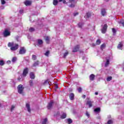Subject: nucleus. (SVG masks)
I'll return each mask as SVG.
<instances>
[{"label":"nucleus","instance_id":"nucleus-1","mask_svg":"<svg viewBox=\"0 0 124 124\" xmlns=\"http://www.w3.org/2000/svg\"><path fill=\"white\" fill-rule=\"evenodd\" d=\"M8 47H11V50L12 51H15L18 49V44H14V43H9L8 44Z\"/></svg>","mask_w":124,"mask_h":124},{"label":"nucleus","instance_id":"nucleus-2","mask_svg":"<svg viewBox=\"0 0 124 124\" xmlns=\"http://www.w3.org/2000/svg\"><path fill=\"white\" fill-rule=\"evenodd\" d=\"M77 2V1H76V0H69V4L68 3H67V4L69 5V7L73 8L74 7H75Z\"/></svg>","mask_w":124,"mask_h":124},{"label":"nucleus","instance_id":"nucleus-3","mask_svg":"<svg viewBox=\"0 0 124 124\" xmlns=\"http://www.w3.org/2000/svg\"><path fill=\"white\" fill-rule=\"evenodd\" d=\"M24 86H23L22 84H20L17 87L18 93H19L20 94L24 95Z\"/></svg>","mask_w":124,"mask_h":124},{"label":"nucleus","instance_id":"nucleus-4","mask_svg":"<svg viewBox=\"0 0 124 124\" xmlns=\"http://www.w3.org/2000/svg\"><path fill=\"white\" fill-rule=\"evenodd\" d=\"M111 59V57L110 56H108L106 58V60L105 61V66L106 67L107 66H108V65H109V64H110V59Z\"/></svg>","mask_w":124,"mask_h":124},{"label":"nucleus","instance_id":"nucleus-5","mask_svg":"<svg viewBox=\"0 0 124 124\" xmlns=\"http://www.w3.org/2000/svg\"><path fill=\"white\" fill-rule=\"evenodd\" d=\"M93 104V101L92 100H90L89 98L87 99L86 105H88L89 108H91V107H92Z\"/></svg>","mask_w":124,"mask_h":124},{"label":"nucleus","instance_id":"nucleus-6","mask_svg":"<svg viewBox=\"0 0 124 124\" xmlns=\"http://www.w3.org/2000/svg\"><path fill=\"white\" fill-rule=\"evenodd\" d=\"M3 35L4 37H6V36H9V35H10V32H9L8 30L5 29L3 32Z\"/></svg>","mask_w":124,"mask_h":124},{"label":"nucleus","instance_id":"nucleus-7","mask_svg":"<svg viewBox=\"0 0 124 124\" xmlns=\"http://www.w3.org/2000/svg\"><path fill=\"white\" fill-rule=\"evenodd\" d=\"M31 1L29 0H26L24 2V4L26 6H30V5H31Z\"/></svg>","mask_w":124,"mask_h":124},{"label":"nucleus","instance_id":"nucleus-8","mask_svg":"<svg viewBox=\"0 0 124 124\" xmlns=\"http://www.w3.org/2000/svg\"><path fill=\"white\" fill-rule=\"evenodd\" d=\"M28 73H29V68H26L23 70L22 75L23 76L26 77L27 76V74H28Z\"/></svg>","mask_w":124,"mask_h":124},{"label":"nucleus","instance_id":"nucleus-9","mask_svg":"<svg viewBox=\"0 0 124 124\" xmlns=\"http://www.w3.org/2000/svg\"><path fill=\"white\" fill-rule=\"evenodd\" d=\"M25 53H26V49H25V48H24V47L20 48L19 51V53L20 55H23V54H25Z\"/></svg>","mask_w":124,"mask_h":124},{"label":"nucleus","instance_id":"nucleus-10","mask_svg":"<svg viewBox=\"0 0 124 124\" xmlns=\"http://www.w3.org/2000/svg\"><path fill=\"white\" fill-rule=\"evenodd\" d=\"M123 46H124L123 42H120L117 46V48L119 50H123Z\"/></svg>","mask_w":124,"mask_h":124},{"label":"nucleus","instance_id":"nucleus-11","mask_svg":"<svg viewBox=\"0 0 124 124\" xmlns=\"http://www.w3.org/2000/svg\"><path fill=\"white\" fill-rule=\"evenodd\" d=\"M107 30V25L105 24L103 29H102V33H105V32H106Z\"/></svg>","mask_w":124,"mask_h":124},{"label":"nucleus","instance_id":"nucleus-12","mask_svg":"<svg viewBox=\"0 0 124 124\" xmlns=\"http://www.w3.org/2000/svg\"><path fill=\"white\" fill-rule=\"evenodd\" d=\"M91 16H92V13L90 12H88L86 13V15L84 16V18H85L86 19H89V18H90Z\"/></svg>","mask_w":124,"mask_h":124},{"label":"nucleus","instance_id":"nucleus-13","mask_svg":"<svg viewBox=\"0 0 124 124\" xmlns=\"http://www.w3.org/2000/svg\"><path fill=\"white\" fill-rule=\"evenodd\" d=\"M94 78H95V76L93 74H91L90 75L89 77V79L90 81H94Z\"/></svg>","mask_w":124,"mask_h":124},{"label":"nucleus","instance_id":"nucleus-14","mask_svg":"<svg viewBox=\"0 0 124 124\" xmlns=\"http://www.w3.org/2000/svg\"><path fill=\"white\" fill-rule=\"evenodd\" d=\"M53 103H54V101H51L50 103H48L47 105V108L51 109L52 108V106H53Z\"/></svg>","mask_w":124,"mask_h":124},{"label":"nucleus","instance_id":"nucleus-15","mask_svg":"<svg viewBox=\"0 0 124 124\" xmlns=\"http://www.w3.org/2000/svg\"><path fill=\"white\" fill-rule=\"evenodd\" d=\"M37 44L38 46H40V45H42L43 44V41L41 39H38L37 40Z\"/></svg>","mask_w":124,"mask_h":124},{"label":"nucleus","instance_id":"nucleus-16","mask_svg":"<svg viewBox=\"0 0 124 124\" xmlns=\"http://www.w3.org/2000/svg\"><path fill=\"white\" fill-rule=\"evenodd\" d=\"M101 14L102 16H105L106 15V10L105 9H102L101 10Z\"/></svg>","mask_w":124,"mask_h":124},{"label":"nucleus","instance_id":"nucleus-17","mask_svg":"<svg viewBox=\"0 0 124 124\" xmlns=\"http://www.w3.org/2000/svg\"><path fill=\"white\" fill-rule=\"evenodd\" d=\"M26 108L29 113H31V108L30 107V104H26Z\"/></svg>","mask_w":124,"mask_h":124},{"label":"nucleus","instance_id":"nucleus-18","mask_svg":"<svg viewBox=\"0 0 124 124\" xmlns=\"http://www.w3.org/2000/svg\"><path fill=\"white\" fill-rule=\"evenodd\" d=\"M78 50H79V46H75L73 50V52H77V51H78Z\"/></svg>","mask_w":124,"mask_h":124},{"label":"nucleus","instance_id":"nucleus-19","mask_svg":"<svg viewBox=\"0 0 124 124\" xmlns=\"http://www.w3.org/2000/svg\"><path fill=\"white\" fill-rule=\"evenodd\" d=\"M69 97L71 100H73V99H74V94L73 93H71L69 95Z\"/></svg>","mask_w":124,"mask_h":124},{"label":"nucleus","instance_id":"nucleus-20","mask_svg":"<svg viewBox=\"0 0 124 124\" xmlns=\"http://www.w3.org/2000/svg\"><path fill=\"white\" fill-rule=\"evenodd\" d=\"M94 112H95V113H99V112H100V108H95L94 109Z\"/></svg>","mask_w":124,"mask_h":124},{"label":"nucleus","instance_id":"nucleus-21","mask_svg":"<svg viewBox=\"0 0 124 124\" xmlns=\"http://www.w3.org/2000/svg\"><path fill=\"white\" fill-rule=\"evenodd\" d=\"M30 78L31 79H34V78H35V77L34 76V74H33V73H30Z\"/></svg>","mask_w":124,"mask_h":124},{"label":"nucleus","instance_id":"nucleus-22","mask_svg":"<svg viewBox=\"0 0 124 124\" xmlns=\"http://www.w3.org/2000/svg\"><path fill=\"white\" fill-rule=\"evenodd\" d=\"M119 24H120V25H122V26L123 27H124V19H122L121 20L119 21L118 22Z\"/></svg>","mask_w":124,"mask_h":124},{"label":"nucleus","instance_id":"nucleus-23","mask_svg":"<svg viewBox=\"0 0 124 124\" xmlns=\"http://www.w3.org/2000/svg\"><path fill=\"white\" fill-rule=\"evenodd\" d=\"M45 40H46V43H49V42L50 41V37H49L48 36L46 37Z\"/></svg>","mask_w":124,"mask_h":124},{"label":"nucleus","instance_id":"nucleus-24","mask_svg":"<svg viewBox=\"0 0 124 124\" xmlns=\"http://www.w3.org/2000/svg\"><path fill=\"white\" fill-rule=\"evenodd\" d=\"M59 2V1L58 0H53V3L54 5H57Z\"/></svg>","mask_w":124,"mask_h":124},{"label":"nucleus","instance_id":"nucleus-25","mask_svg":"<svg viewBox=\"0 0 124 124\" xmlns=\"http://www.w3.org/2000/svg\"><path fill=\"white\" fill-rule=\"evenodd\" d=\"M50 51L49 50L46 51L45 53V55H46V57H48Z\"/></svg>","mask_w":124,"mask_h":124},{"label":"nucleus","instance_id":"nucleus-26","mask_svg":"<svg viewBox=\"0 0 124 124\" xmlns=\"http://www.w3.org/2000/svg\"><path fill=\"white\" fill-rule=\"evenodd\" d=\"M100 43H101V41H100V40L99 39L97 40L96 42V45H99Z\"/></svg>","mask_w":124,"mask_h":124},{"label":"nucleus","instance_id":"nucleus-27","mask_svg":"<svg viewBox=\"0 0 124 124\" xmlns=\"http://www.w3.org/2000/svg\"><path fill=\"white\" fill-rule=\"evenodd\" d=\"M47 121H48V119H47V118H46L45 119H44L42 124H47Z\"/></svg>","mask_w":124,"mask_h":124},{"label":"nucleus","instance_id":"nucleus-28","mask_svg":"<svg viewBox=\"0 0 124 124\" xmlns=\"http://www.w3.org/2000/svg\"><path fill=\"white\" fill-rule=\"evenodd\" d=\"M111 80H112V77H108L107 78V81H108V82H110Z\"/></svg>","mask_w":124,"mask_h":124},{"label":"nucleus","instance_id":"nucleus-29","mask_svg":"<svg viewBox=\"0 0 124 124\" xmlns=\"http://www.w3.org/2000/svg\"><path fill=\"white\" fill-rule=\"evenodd\" d=\"M65 118H66V114L63 113V114L62 115L61 118H62V119H65Z\"/></svg>","mask_w":124,"mask_h":124},{"label":"nucleus","instance_id":"nucleus-30","mask_svg":"<svg viewBox=\"0 0 124 124\" xmlns=\"http://www.w3.org/2000/svg\"><path fill=\"white\" fill-rule=\"evenodd\" d=\"M44 85H47V86H50V84L49 83V81L48 80H46L44 83Z\"/></svg>","mask_w":124,"mask_h":124},{"label":"nucleus","instance_id":"nucleus-31","mask_svg":"<svg viewBox=\"0 0 124 124\" xmlns=\"http://www.w3.org/2000/svg\"><path fill=\"white\" fill-rule=\"evenodd\" d=\"M16 61H17V58L16 57H13L12 60V62H16Z\"/></svg>","mask_w":124,"mask_h":124},{"label":"nucleus","instance_id":"nucleus-32","mask_svg":"<svg viewBox=\"0 0 124 124\" xmlns=\"http://www.w3.org/2000/svg\"><path fill=\"white\" fill-rule=\"evenodd\" d=\"M67 122H68V124H70L72 123V120L70 119H67Z\"/></svg>","mask_w":124,"mask_h":124},{"label":"nucleus","instance_id":"nucleus-33","mask_svg":"<svg viewBox=\"0 0 124 124\" xmlns=\"http://www.w3.org/2000/svg\"><path fill=\"white\" fill-rule=\"evenodd\" d=\"M68 55V52L67 51V50H66L64 53L63 57L65 58V57H66V56H67Z\"/></svg>","mask_w":124,"mask_h":124},{"label":"nucleus","instance_id":"nucleus-34","mask_svg":"<svg viewBox=\"0 0 124 124\" xmlns=\"http://www.w3.org/2000/svg\"><path fill=\"white\" fill-rule=\"evenodd\" d=\"M15 109V106L13 105L12 106L11 108V112H12V111H14V110Z\"/></svg>","mask_w":124,"mask_h":124},{"label":"nucleus","instance_id":"nucleus-35","mask_svg":"<svg viewBox=\"0 0 124 124\" xmlns=\"http://www.w3.org/2000/svg\"><path fill=\"white\" fill-rule=\"evenodd\" d=\"M29 83H30V85L31 87H32V86H33V82L32 80H30L29 81Z\"/></svg>","mask_w":124,"mask_h":124},{"label":"nucleus","instance_id":"nucleus-36","mask_svg":"<svg viewBox=\"0 0 124 124\" xmlns=\"http://www.w3.org/2000/svg\"><path fill=\"white\" fill-rule=\"evenodd\" d=\"M113 124V120H109L108 121V124Z\"/></svg>","mask_w":124,"mask_h":124},{"label":"nucleus","instance_id":"nucleus-37","mask_svg":"<svg viewBox=\"0 0 124 124\" xmlns=\"http://www.w3.org/2000/svg\"><path fill=\"white\" fill-rule=\"evenodd\" d=\"M105 48V44H103L101 46V49L102 50L103 49H104Z\"/></svg>","mask_w":124,"mask_h":124},{"label":"nucleus","instance_id":"nucleus-38","mask_svg":"<svg viewBox=\"0 0 124 124\" xmlns=\"http://www.w3.org/2000/svg\"><path fill=\"white\" fill-rule=\"evenodd\" d=\"M29 31H31V32H32V31H34V28H31L29 29Z\"/></svg>","mask_w":124,"mask_h":124},{"label":"nucleus","instance_id":"nucleus-39","mask_svg":"<svg viewBox=\"0 0 124 124\" xmlns=\"http://www.w3.org/2000/svg\"><path fill=\"white\" fill-rule=\"evenodd\" d=\"M6 3V2H5V0H1V4H2V5L5 4Z\"/></svg>","mask_w":124,"mask_h":124},{"label":"nucleus","instance_id":"nucleus-40","mask_svg":"<svg viewBox=\"0 0 124 124\" xmlns=\"http://www.w3.org/2000/svg\"><path fill=\"white\" fill-rule=\"evenodd\" d=\"M3 64H4V62H3V61H0V65H3Z\"/></svg>","mask_w":124,"mask_h":124},{"label":"nucleus","instance_id":"nucleus-41","mask_svg":"<svg viewBox=\"0 0 124 124\" xmlns=\"http://www.w3.org/2000/svg\"><path fill=\"white\" fill-rule=\"evenodd\" d=\"M39 63V62H35L34 64H33V66H37V65H38V64Z\"/></svg>","mask_w":124,"mask_h":124},{"label":"nucleus","instance_id":"nucleus-42","mask_svg":"<svg viewBox=\"0 0 124 124\" xmlns=\"http://www.w3.org/2000/svg\"><path fill=\"white\" fill-rule=\"evenodd\" d=\"M78 26L79 28H82V27L83 26V23H79L78 24Z\"/></svg>","mask_w":124,"mask_h":124},{"label":"nucleus","instance_id":"nucleus-43","mask_svg":"<svg viewBox=\"0 0 124 124\" xmlns=\"http://www.w3.org/2000/svg\"><path fill=\"white\" fill-rule=\"evenodd\" d=\"M112 31L113 33V34H116V30H115V29L112 28Z\"/></svg>","mask_w":124,"mask_h":124},{"label":"nucleus","instance_id":"nucleus-44","mask_svg":"<svg viewBox=\"0 0 124 124\" xmlns=\"http://www.w3.org/2000/svg\"><path fill=\"white\" fill-rule=\"evenodd\" d=\"M78 91L79 93H81L82 92V88L81 87H79L78 89Z\"/></svg>","mask_w":124,"mask_h":124},{"label":"nucleus","instance_id":"nucleus-45","mask_svg":"<svg viewBox=\"0 0 124 124\" xmlns=\"http://www.w3.org/2000/svg\"><path fill=\"white\" fill-rule=\"evenodd\" d=\"M32 59L33 60H36V56L32 55Z\"/></svg>","mask_w":124,"mask_h":124},{"label":"nucleus","instance_id":"nucleus-46","mask_svg":"<svg viewBox=\"0 0 124 124\" xmlns=\"http://www.w3.org/2000/svg\"><path fill=\"white\" fill-rule=\"evenodd\" d=\"M78 14H79V13L78 12H76L74 14V16H77V15H78Z\"/></svg>","mask_w":124,"mask_h":124},{"label":"nucleus","instance_id":"nucleus-47","mask_svg":"<svg viewBox=\"0 0 124 124\" xmlns=\"http://www.w3.org/2000/svg\"><path fill=\"white\" fill-rule=\"evenodd\" d=\"M86 116H87V117H88V118H89V117H90V114H89V112H86Z\"/></svg>","mask_w":124,"mask_h":124},{"label":"nucleus","instance_id":"nucleus-48","mask_svg":"<svg viewBox=\"0 0 124 124\" xmlns=\"http://www.w3.org/2000/svg\"><path fill=\"white\" fill-rule=\"evenodd\" d=\"M11 63V61H8L7 62V63H8V64H9V63Z\"/></svg>","mask_w":124,"mask_h":124},{"label":"nucleus","instance_id":"nucleus-49","mask_svg":"<svg viewBox=\"0 0 124 124\" xmlns=\"http://www.w3.org/2000/svg\"><path fill=\"white\" fill-rule=\"evenodd\" d=\"M0 9H4V6H1L0 7Z\"/></svg>","mask_w":124,"mask_h":124},{"label":"nucleus","instance_id":"nucleus-50","mask_svg":"<svg viewBox=\"0 0 124 124\" xmlns=\"http://www.w3.org/2000/svg\"><path fill=\"white\" fill-rule=\"evenodd\" d=\"M20 13L21 14H22V13H23V10H21L20 11Z\"/></svg>","mask_w":124,"mask_h":124},{"label":"nucleus","instance_id":"nucleus-51","mask_svg":"<svg viewBox=\"0 0 124 124\" xmlns=\"http://www.w3.org/2000/svg\"><path fill=\"white\" fill-rule=\"evenodd\" d=\"M95 95H97L98 94V92H95Z\"/></svg>","mask_w":124,"mask_h":124},{"label":"nucleus","instance_id":"nucleus-52","mask_svg":"<svg viewBox=\"0 0 124 124\" xmlns=\"http://www.w3.org/2000/svg\"><path fill=\"white\" fill-rule=\"evenodd\" d=\"M62 2H63V3H66V1L64 0H63Z\"/></svg>","mask_w":124,"mask_h":124},{"label":"nucleus","instance_id":"nucleus-53","mask_svg":"<svg viewBox=\"0 0 124 124\" xmlns=\"http://www.w3.org/2000/svg\"><path fill=\"white\" fill-rule=\"evenodd\" d=\"M55 89H58V85H55Z\"/></svg>","mask_w":124,"mask_h":124},{"label":"nucleus","instance_id":"nucleus-54","mask_svg":"<svg viewBox=\"0 0 124 124\" xmlns=\"http://www.w3.org/2000/svg\"><path fill=\"white\" fill-rule=\"evenodd\" d=\"M83 98H86V95H84L83 96H82Z\"/></svg>","mask_w":124,"mask_h":124},{"label":"nucleus","instance_id":"nucleus-55","mask_svg":"<svg viewBox=\"0 0 124 124\" xmlns=\"http://www.w3.org/2000/svg\"><path fill=\"white\" fill-rule=\"evenodd\" d=\"M63 0H59V2H61V1H62Z\"/></svg>","mask_w":124,"mask_h":124},{"label":"nucleus","instance_id":"nucleus-56","mask_svg":"<svg viewBox=\"0 0 124 124\" xmlns=\"http://www.w3.org/2000/svg\"><path fill=\"white\" fill-rule=\"evenodd\" d=\"M92 45H93V46H95V44H93Z\"/></svg>","mask_w":124,"mask_h":124},{"label":"nucleus","instance_id":"nucleus-57","mask_svg":"<svg viewBox=\"0 0 124 124\" xmlns=\"http://www.w3.org/2000/svg\"><path fill=\"white\" fill-rule=\"evenodd\" d=\"M0 106H1V104H0Z\"/></svg>","mask_w":124,"mask_h":124}]
</instances>
